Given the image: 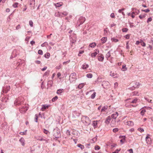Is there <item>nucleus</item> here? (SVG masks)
<instances>
[{
    "label": "nucleus",
    "instance_id": "nucleus-1",
    "mask_svg": "<svg viewBox=\"0 0 153 153\" xmlns=\"http://www.w3.org/2000/svg\"><path fill=\"white\" fill-rule=\"evenodd\" d=\"M82 121L85 125L89 124L90 123V120L89 118L86 116H83L82 118Z\"/></svg>",
    "mask_w": 153,
    "mask_h": 153
},
{
    "label": "nucleus",
    "instance_id": "nucleus-2",
    "mask_svg": "<svg viewBox=\"0 0 153 153\" xmlns=\"http://www.w3.org/2000/svg\"><path fill=\"white\" fill-rule=\"evenodd\" d=\"M76 79V74L75 73H72L70 76L69 79L72 82L75 81Z\"/></svg>",
    "mask_w": 153,
    "mask_h": 153
},
{
    "label": "nucleus",
    "instance_id": "nucleus-3",
    "mask_svg": "<svg viewBox=\"0 0 153 153\" xmlns=\"http://www.w3.org/2000/svg\"><path fill=\"white\" fill-rule=\"evenodd\" d=\"M124 123L128 126H132L134 125V122L131 121H124Z\"/></svg>",
    "mask_w": 153,
    "mask_h": 153
},
{
    "label": "nucleus",
    "instance_id": "nucleus-4",
    "mask_svg": "<svg viewBox=\"0 0 153 153\" xmlns=\"http://www.w3.org/2000/svg\"><path fill=\"white\" fill-rule=\"evenodd\" d=\"M28 108L26 105H25L20 109V111L21 113H25L28 110Z\"/></svg>",
    "mask_w": 153,
    "mask_h": 153
},
{
    "label": "nucleus",
    "instance_id": "nucleus-5",
    "mask_svg": "<svg viewBox=\"0 0 153 153\" xmlns=\"http://www.w3.org/2000/svg\"><path fill=\"white\" fill-rule=\"evenodd\" d=\"M118 115V113L117 112H116L111 115V118L114 119V122H115V119L117 117Z\"/></svg>",
    "mask_w": 153,
    "mask_h": 153
},
{
    "label": "nucleus",
    "instance_id": "nucleus-6",
    "mask_svg": "<svg viewBox=\"0 0 153 153\" xmlns=\"http://www.w3.org/2000/svg\"><path fill=\"white\" fill-rule=\"evenodd\" d=\"M126 101H128L130 103H136L137 101V99L136 98H135L133 100H131V99H129L126 100Z\"/></svg>",
    "mask_w": 153,
    "mask_h": 153
},
{
    "label": "nucleus",
    "instance_id": "nucleus-7",
    "mask_svg": "<svg viewBox=\"0 0 153 153\" xmlns=\"http://www.w3.org/2000/svg\"><path fill=\"white\" fill-rule=\"evenodd\" d=\"M146 143L147 144L149 145L151 143V138L149 136H147L146 138Z\"/></svg>",
    "mask_w": 153,
    "mask_h": 153
},
{
    "label": "nucleus",
    "instance_id": "nucleus-8",
    "mask_svg": "<svg viewBox=\"0 0 153 153\" xmlns=\"http://www.w3.org/2000/svg\"><path fill=\"white\" fill-rule=\"evenodd\" d=\"M20 100V99L19 98L16 99L15 102H14V104L15 105H17L18 104H21V102H19V101H22L23 100Z\"/></svg>",
    "mask_w": 153,
    "mask_h": 153
},
{
    "label": "nucleus",
    "instance_id": "nucleus-9",
    "mask_svg": "<svg viewBox=\"0 0 153 153\" xmlns=\"http://www.w3.org/2000/svg\"><path fill=\"white\" fill-rule=\"evenodd\" d=\"M111 118L110 116H108L106 119L105 123L106 124H108L110 123Z\"/></svg>",
    "mask_w": 153,
    "mask_h": 153
},
{
    "label": "nucleus",
    "instance_id": "nucleus-10",
    "mask_svg": "<svg viewBox=\"0 0 153 153\" xmlns=\"http://www.w3.org/2000/svg\"><path fill=\"white\" fill-rule=\"evenodd\" d=\"M68 13L66 12H64L63 13L60 12V17H63L67 15Z\"/></svg>",
    "mask_w": 153,
    "mask_h": 153
},
{
    "label": "nucleus",
    "instance_id": "nucleus-11",
    "mask_svg": "<svg viewBox=\"0 0 153 153\" xmlns=\"http://www.w3.org/2000/svg\"><path fill=\"white\" fill-rule=\"evenodd\" d=\"M19 141L21 142L22 145L24 146L25 145V140L24 139L22 138H21L19 140Z\"/></svg>",
    "mask_w": 153,
    "mask_h": 153
},
{
    "label": "nucleus",
    "instance_id": "nucleus-12",
    "mask_svg": "<svg viewBox=\"0 0 153 153\" xmlns=\"http://www.w3.org/2000/svg\"><path fill=\"white\" fill-rule=\"evenodd\" d=\"M107 40V38L106 37H102L101 39V42L102 44L105 43Z\"/></svg>",
    "mask_w": 153,
    "mask_h": 153
},
{
    "label": "nucleus",
    "instance_id": "nucleus-13",
    "mask_svg": "<svg viewBox=\"0 0 153 153\" xmlns=\"http://www.w3.org/2000/svg\"><path fill=\"white\" fill-rule=\"evenodd\" d=\"M63 4L62 2H59L56 4H54L56 7H59L62 5Z\"/></svg>",
    "mask_w": 153,
    "mask_h": 153
},
{
    "label": "nucleus",
    "instance_id": "nucleus-14",
    "mask_svg": "<svg viewBox=\"0 0 153 153\" xmlns=\"http://www.w3.org/2000/svg\"><path fill=\"white\" fill-rule=\"evenodd\" d=\"M49 107V105H43L41 108V110L42 111H44L45 109L48 108Z\"/></svg>",
    "mask_w": 153,
    "mask_h": 153
},
{
    "label": "nucleus",
    "instance_id": "nucleus-15",
    "mask_svg": "<svg viewBox=\"0 0 153 153\" xmlns=\"http://www.w3.org/2000/svg\"><path fill=\"white\" fill-rule=\"evenodd\" d=\"M97 121H94L93 122V126L94 128L97 127Z\"/></svg>",
    "mask_w": 153,
    "mask_h": 153
},
{
    "label": "nucleus",
    "instance_id": "nucleus-16",
    "mask_svg": "<svg viewBox=\"0 0 153 153\" xmlns=\"http://www.w3.org/2000/svg\"><path fill=\"white\" fill-rule=\"evenodd\" d=\"M98 59L99 61H102L104 59V57L102 55H101L98 57Z\"/></svg>",
    "mask_w": 153,
    "mask_h": 153
},
{
    "label": "nucleus",
    "instance_id": "nucleus-17",
    "mask_svg": "<svg viewBox=\"0 0 153 153\" xmlns=\"http://www.w3.org/2000/svg\"><path fill=\"white\" fill-rule=\"evenodd\" d=\"M89 67V66L88 65L86 64V63H84L82 66V68L83 69H85L86 68H88Z\"/></svg>",
    "mask_w": 153,
    "mask_h": 153
},
{
    "label": "nucleus",
    "instance_id": "nucleus-18",
    "mask_svg": "<svg viewBox=\"0 0 153 153\" xmlns=\"http://www.w3.org/2000/svg\"><path fill=\"white\" fill-rule=\"evenodd\" d=\"M110 75L113 77L114 78L117 77L118 76L117 74L114 73H112V72L110 73Z\"/></svg>",
    "mask_w": 153,
    "mask_h": 153
},
{
    "label": "nucleus",
    "instance_id": "nucleus-19",
    "mask_svg": "<svg viewBox=\"0 0 153 153\" xmlns=\"http://www.w3.org/2000/svg\"><path fill=\"white\" fill-rule=\"evenodd\" d=\"M109 84V82L107 81H105L103 82V83L102 84V86L104 88H105V85H108Z\"/></svg>",
    "mask_w": 153,
    "mask_h": 153
},
{
    "label": "nucleus",
    "instance_id": "nucleus-20",
    "mask_svg": "<svg viewBox=\"0 0 153 153\" xmlns=\"http://www.w3.org/2000/svg\"><path fill=\"white\" fill-rule=\"evenodd\" d=\"M63 91V89H58L56 92V93L59 94L61 95V94Z\"/></svg>",
    "mask_w": 153,
    "mask_h": 153
},
{
    "label": "nucleus",
    "instance_id": "nucleus-21",
    "mask_svg": "<svg viewBox=\"0 0 153 153\" xmlns=\"http://www.w3.org/2000/svg\"><path fill=\"white\" fill-rule=\"evenodd\" d=\"M121 137H123V139L121 140H120V142H121V143L122 144H123L124 143V142L125 140V136H120L119 137L120 138H121Z\"/></svg>",
    "mask_w": 153,
    "mask_h": 153
},
{
    "label": "nucleus",
    "instance_id": "nucleus-22",
    "mask_svg": "<svg viewBox=\"0 0 153 153\" xmlns=\"http://www.w3.org/2000/svg\"><path fill=\"white\" fill-rule=\"evenodd\" d=\"M96 44L95 43L93 42L90 44L89 45V47L91 48H94L95 46H96Z\"/></svg>",
    "mask_w": 153,
    "mask_h": 153
},
{
    "label": "nucleus",
    "instance_id": "nucleus-23",
    "mask_svg": "<svg viewBox=\"0 0 153 153\" xmlns=\"http://www.w3.org/2000/svg\"><path fill=\"white\" fill-rule=\"evenodd\" d=\"M108 108V106H105L103 107L101 110V112H104Z\"/></svg>",
    "mask_w": 153,
    "mask_h": 153
},
{
    "label": "nucleus",
    "instance_id": "nucleus-24",
    "mask_svg": "<svg viewBox=\"0 0 153 153\" xmlns=\"http://www.w3.org/2000/svg\"><path fill=\"white\" fill-rule=\"evenodd\" d=\"M98 53L97 52H94L93 53H92L91 54V56L92 57H95L98 54Z\"/></svg>",
    "mask_w": 153,
    "mask_h": 153
},
{
    "label": "nucleus",
    "instance_id": "nucleus-25",
    "mask_svg": "<svg viewBox=\"0 0 153 153\" xmlns=\"http://www.w3.org/2000/svg\"><path fill=\"white\" fill-rule=\"evenodd\" d=\"M102 79H103L102 78L99 77L97 78V79L96 81V82H102Z\"/></svg>",
    "mask_w": 153,
    "mask_h": 153
},
{
    "label": "nucleus",
    "instance_id": "nucleus-26",
    "mask_svg": "<svg viewBox=\"0 0 153 153\" xmlns=\"http://www.w3.org/2000/svg\"><path fill=\"white\" fill-rule=\"evenodd\" d=\"M111 56V53L110 51H108L106 54V57L107 58V59L110 57Z\"/></svg>",
    "mask_w": 153,
    "mask_h": 153
},
{
    "label": "nucleus",
    "instance_id": "nucleus-27",
    "mask_svg": "<svg viewBox=\"0 0 153 153\" xmlns=\"http://www.w3.org/2000/svg\"><path fill=\"white\" fill-rule=\"evenodd\" d=\"M45 57L46 58H48L50 56V54L49 53H47L45 55Z\"/></svg>",
    "mask_w": 153,
    "mask_h": 153
},
{
    "label": "nucleus",
    "instance_id": "nucleus-28",
    "mask_svg": "<svg viewBox=\"0 0 153 153\" xmlns=\"http://www.w3.org/2000/svg\"><path fill=\"white\" fill-rule=\"evenodd\" d=\"M145 14H142L140 15L139 16L140 19H142L145 17Z\"/></svg>",
    "mask_w": 153,
    "mask_h": 153
},
{
    "label": "nucleus",
    "instance_id": "nucleus-29",
    "mask_svg": "<svg viewBox=\"0 0 153 153\" xmlns=\"http://www.w3.org/2000/svg\"><path fill=\"white\" fill-rule=\"evenodd\" d=\"M77 146L78 147L81 148L82 149H83L84 148V146L80 144H78Z\"/></svg>",
    "mask_w": 153,
    "mask_h": 153
},
{
    "label": "nucleus",
    "instance_id": "nucleus-30",
    "mask_svg": "<svg viewBox=\"0 0 153 153\" xmlns=\"http://www.w3.org/2000/svg\"><path fill=\"white\" fill-rule=\"evenodd\" d=\"M86 76L88 78H91L93 76V75L91 74H87Z\"/></svg>",
    "mask_w": 153,
    "mask_h": 153
},
{
    "label": "nucleus",
    "instance_id": "nucleus-31",
    "mask_svg": "<svg viewBox=\"0 0 153 153\" xmlns=\"http://www.w3.org/2000/svg\"><path fill=\"white\" fill-rule=\"evenodd\" d=\"M96 92H94V93H93V94H92L91 95V98L92 99H94L96 96Z\"/></svg>",
    "mask_w": 153,
    "mask_h": 153
},
{
    "label": "nucleus",
    "instance_id": "nucleus-32",
    "mask_svg": "<svg viewBox=\"0 0 153 153\" xmlns=\"http://www.w3.org/2000/svg\"><path fill=\"white\" fill-rule=\"evenodd\" d=\"M146 112V111L145 110L143 109L141 111V112H140V114L141 115H143Z\"/></svg>",
    "mask_w": 153,
    "mask_h": 153
},
{
    "label": "nucleus",
    "instance_id": "nucleus-33",
    "mask_svg": "<svg viewBox=\"0 0 153 153\" xmlns=\"http://www.w3.org/2000/svg\"><path fill=\"white\" fill-rule=\"evenodd\" d=\"M80 19L82 20V21L80 22H81L80 24H83V23L85 22V19L84 17H81V19Z\"/></svg>",
    "mask_w": 153,
    "mask_h": 153
},
{
    "label": "nucleus",
    "instance_id": "nucleus-34",
    "mask_svg": "<svg viewBox=\"0 0 153 153\" xmlns=\"http://www.w3.org/2000/svg\"><path fill=\"white\" fill-rule=\"evenodd\" d=\"M111 40L112 41L115 42H117L118 41V39H115L114 38H111Z\"/></svg>",
    "mask_w": 153,
    "mask_h": 153
},
{
    "label": "nucleus",
    "instance_id": "nucleus-35",
    "mask_svg": "<svg viewBox=\"0 0 153 153\" xmlns=\"http://www.w3.org/2000/svg\"><path fill=\"white\" fill-rule=\"evenodd\" d=\"M84 85V83H82L80 84H79L78 85V87L79 88L81 89V88H82L83 87Z\"/></svg>",
    "mask_w": 153,
    "mask_h": 153
},
{
    "label": "nucleus",
    "instance_id": "nucleus-36",
    "mask_svg": "<svg viewBox=\"0 0 153 153\" xmlns=\"http://www.w3.org/2000/svg\"><path fill=\"white\" fill-rule=\"evenodd\" d=\"M122 70L123 71H126L127 70V68L126 67V65L122 66Z\"/></svg>",
    "mask_w": 153,
    "mask_h": 153
},
{
    "label": "nucleus",
    "instance_id": "nucleus-37",
    "mask_svg": "<svg viewBox=\"0 0 153 153\" xmlns=\"http://www.w3.org/2000/svg\"><path fill=\"white\" fill-rule=\"evenodd\" d=\"M140 85V83L139 82H136L135 83L134 86L136 87H138Z\"/></svg>",
    "mask_w": 153,
    "mask_h": 153
},
{
    "label": "nucleus",
    "instance_id": "nucleus-38",
    "mask_svg": "<svg viewBox=\"0 0 153 153\" xmlns=\"http://www.w3.org/2000/svg\"><path fill=\"white\" fill-rule=\"evenodd\" d=\"M27 130H26L25 132H21L19 133V134L22 135H26V134Z\"/></svg>",
    "mask_w": 153,
    "mask_h": 153
},
{
    "label": "nucleus",
    "instance_id": "nucleus-39",
    "mask_svg": "<svg viewBox=\"0 0 153 153\" xmlns=\"http://www.w3.org/2000/svg\"><path fill=\"white\" fill-rule=\"evenodd\" d=\"M58 98V97L57 96H55L52 99V100L53 102H54Z\"/></svg>",
    "mask_w": 153,
    "mask_h": 153
},
{
    "label": "nucleus",
    "instance_id": "nucleus-40",
    "mask_svg": "<svg viewBox=\"0 0 153 153\" xmlns=\"http://www.w3.org/2000/svg\"><path fill=\"white\" fill-rule=\"evenodd\" d=\"M137 130L138 131H140L141 132H143L144 131L143 129L141 128H138Z\"/></svg>",
    "mask_w": 153,
    "mask_h": 153
},
{
    "label": "nucleus",
    "instance_id": "nucleus-41",
    "mask_svg": "<svg viewBox=\"0 0 153 153\" xmlns=\"http://www.w3.org/2000/svg\"><path fill=\"white\" fill-rule=\"evenodd\" d=\"M18 3L16 2L13 4V6L14 7H18Z\"/></svg>",
    "mask_w": 153,
    "mask_h": 153
},
{
    "label": "nucleus",
    "instance_id": "nucleus-42",
    "mask_svg": "<svg viewBox=\"0 0 153 153\" xmlns=\"http://www.w3.org/2000/svg\"><path fill=\"white\" fill-rule=\"evenodd\" d=\"M142 11L146 13H148L150 11V10L149 9H147L145 10H142Z\"/></svg>",
    "mask_w": 153,
    "mask_h": 153
},
{
    "label": "nucleus",
    "instance_id": "nucleus-43",
    "mask_svg": "<svg viewBox=\"0 0 153 153\" xmlns=\"http://www.w3.org/2000/svg\"><path fill=\"white\" fill-rule=\"evenodd\" d=\"M100 149V147L99 146L97 145L95 146V150H98Z\"/></svg>",
    "mask_w": 153,
    "mask_h": 153
},
{
    "label": "nucleus",
    "instance_id": "nucleus-44",
    "mask_svg": "<svg viewBox=\"0 0 153 153\" xmlns=\"http://www.w3.org/2000/svg\"><path fill=\"white\" fill-rule=\"evenodd\" d=\"M119 129L117 128H115L113 129V131L114 132H116L118 131Z\"/></svg>",
    "mask_w": 153,
    "mask_h": 153
},
{
    "label": "nucleus",
    "instance_id": "nucleus-45",
    "mask_svg": "<svg viewBox=\"0 0 153 153\" xmlns=\"http://www.w3.org/2000/svg\"><path fill=\"white\" fill-rule=\"evenodd\" d=\"M128 29L127 28H123L122 29V31L123 32H126L128 30Z\"/></svg>",
    "mask_w": 153,
    "mask_h": 153
},
{
    "label": "nucleus",
    "instance_id": "nucleus-46",
    "mask_svg": "<svg viewBox=\"0 0 153 153\" xmlns=\"http://www.w3.org/2000/svg\"><path fill=\"white\" fill-rule=\"evenodd\" d=\"M38 53L40 55H42L43 54V52L41 50H39L38 51Z\"/></svg>",
    "mask_w": 153,
    "mask_h": 153
},
{
    "label": "nucleus",
    "instance_id": "nucleus-47",
    "mask_svg": "<svg viewBox=\"0 0 153 153\" xmlns=\"http://www.w3.org/2000/svg\"><path fill=\"white\" fill-rule=\"evenodd\" d=\"M55 16H57L58 17H60V12H58L57 13H55Z\"/></svg>",
    "mask_w": 153,
    "mask_h": 153
},
{
    "label": "nucleus",
    "instance_id": "nucleus-48",
    "mask_svg": "<svg viewBox=\"0 0 153 153\" xmlns=\"http://www.w3.org/2000/svg\"><path fill=\"white\" fill-rule=\"evenodd\" d=\"M152 20V18L151 17L149 18L148 19L147 22L148 23H149V22H151Z\"/></svg>",
    "mask_w": 153,
    "mask_h": 153
},
{
    "label": "nucleus",
    "instance_id": "nucleus-49",
    "mask_svg": "<svg viewBox=\"0 0 153 153\" xmlns=\"http://www.w3.org/2000/svg\"><path fill=\"white\" fill-rule=\"evenodd\" d=\"M29 25L31 27L33 26V22L31 20H30L29 21Z\"/></svg>",
    "mask_w": 153,
    "mask_h": 153
},
{
    "label": "nucleus",
    "instance_id": "nucleus-50",
    "mask_svg": "<svg viewBox=\"0 0 153 153\" xmlns=\"http://www.w3.org/2000/svg\"><path fill=\"white\" fill-rule=\"evenodd\" d=\"M125 37L127 39H129L130 38V35L127 34L125 36Z\"/></svg>",
    "mask_w": 153,
    "mask_h": 153
},
{
    "label": "nucleus",
    "instance_id": "nucleus-51",
    "mask_svg": "<svg viewBox=\"0 0 153 153\" xmlns=\"http://www.w3.org/2000/svg\"><path fill=\"white\" fill-rule=\"evenodd\" d=\"M135 13L134 12H133L131 13V16L132 18H134L135 17V16L134 15Z\"/></svg>",
    "mask_w": 153,
    "mask_h": 153
},
{
    "label": "nucleus",
    "instance_id": "nucleus-52",
    "mask_svg": "<svg viewBox=\"0 0 153 153\" xmlns=\"http://www.w3.org/2000/svg\"><path fill=\"white\" fill-rule=\"evenodd\" d=\"M43 132L46 134H47L48 133V131L46 130L45 129H44Z\"/></svg>",
    "mask_w": 153,
    "mask_h": 153
},
{
    "label": "nucleus",
    "instance_id": "nucleus-53",
    "mask_svg": "<svg viewBox=\"0 0 153 153\" xmlns=\"http://www.w3.org/2000/svg\"><path fill=\"white\" fill-rule=\"evenodd\" d=\"M35 117H36V120L35 121L36 122H38V115L37 114H36L35 115Z\"/></svg>",
    "mask_w": 153,
    "mask_h": 153
},
{
    "label": "nucleus",
    "instance_id": "nucleus-54",
    "mask_svg": "<svg viewBox=\"0 0 153 153\" xmlns=\"http://www.w3.org/2000/svg\"><path fill=\"white\" fill-rule=\"evenodd\" d=\"M70 62V60H69L67 61L64 62H63V64H67V63H69Z\"/></svg>",
    "mask_w": 153,
    "mask_h": 153
},
{
    "label": "nucleus",
    "instance_id": "nucleus-55",
    "mask_svg": "<svg viewBox=\"0 0 153 153\" xmlns=\"http://www.w3.org/2000/svg\"><path fill=\"white\" fill-rule=\"evenodd\" d=\"M111 17V18H115V15L114 13H112L110 15Z\"/></svg>",
    "mask_w": 153,
    "mask_h": 153
},
{
    "label": "nucleus",
    "instance_id": "nucleus-56",
    "mask_svg": "<svg viewBox=\"0 0 153 153\" xmlns=\"http://www.w3.org/2000/svg\"><path fill=\"white\" fill-rule=\"evenodd\" d=\"M141 45L143 47H145L146 45L145 43L144 42H143L141 44Z\"/></svg>",
    "mask_w": 153,
    "mask_h": 153
},
{
    "label": "nucleus",
    "instance_id": "nucleus-57",
    "mask_svg": "<svg viewBox=\"0 0 153 153\" xmlns=\"http://www.w3.org/2000/svg\"><path fill=\"white\" fill-rule=\"evenodd\" d=\"M20 27H21L20 25H18L17 26H16V28L17 30H18L19 29H20Z\"/></svg>",
    "mask_w": 153,
    "mask_h": 153
},
{
    "label": "nucleus",
    "instance_id": "nucleus-58",
    "mask_svg": "<svg viewBox=\"0 0 153 153\" xmlns=\"http://www.w3.org/2000/svg\"><path fill=\"white\" fill-rule=\"evenodd\" d=\"M134 128H131L129 130V131L131 132H134Z\"/></svg>",
    "mask_w": 153,
    "mask_h": 153
},
{
    "label": "nucleus",
    "instance_id": "nucleus-59",
    "mask_svg": "<svg viewBox=\"0 0 153 153\" xmlns=\"http://www.w3.org/2000/svg\"><path fill=\"white\" fill-rule=\"evenodd\" d=\"M49 72L47 71L44 74V75L48 76L49 74Z\"/></svg>",
    "mask_w": 153,
    "mask_h": 153
},
{
    "label": "nucleus",
    "instance_id": "nucleus-60",
    "mask_svg": "<svg viewBox=\"0 0 153 153\" xmlns=\"http://www.w3.org/2000/svg\"><path fill=\"white\" fill-rule=\"evenodd\" d=\"M52 35V34L51 33L50 35H48L47 36V38L48 39H50L51 37V36Z\"/></svg>",
    "mask_w": 153,
    "mask_h": 153
},
{
    "label": "nucleus",
    "instance_id": "nucleus-61",
    "mask_svg": "<svg viewBox=\"0 0 153 153\" xmlns=\"http://www.w3.org/2000/svg\"><path fill=\"white\" fill-rule=\"evenodd\" d=\"M61 76V74L59 72L57 74V76L58 77H59Z\"/></svg>",
    "mask_w": 153,
    "mask_h": 153
},
{
    "label": "nucleus",
    "instance_id": "nucleus-62",
    "mask_svg": "<svg viewBox=\"0 0 153 153\" xmlns=\"http://www.w3.org/2000/svg\"><path fill=\"white\" fill-rule=\"evenodd\" d=\"M128 151L130 153H133V151L132 149H129Z\"/></svg>",
    "mask_w": 153,
    "mask_h": 153
},
{
    "label": "nucleus",
    "instance_id": "nucleus-63",
    "mask_svg": "<svg viewBox=\"0 0 153 153\" xmlns=\"http://www.w3.org/2000/svg\"><path fill=\"white\" fill-rule=\"evenodd\" d=\"M35 63L37 64H40L41 63V62L37 60V61H35Z\"/></svg>",
    "mask_w": 153,
    "mask_h": 153
},
{
    "label": "nucleus",
    "instance_id": "nucleus-64",
    "mask_svg": "<svg viewBox=\"0 0 153 153\" xmlns=\"http://www.w3.org/2000/svg\"><path fill=\"white\" fill-rule=\"evenodd\" d=\"M30 44L32 45H34L35 44V42L34 41H31L30 42Z\"/></svg>",
    "mask_w": 153,
    "mask_h": 153
}]
</instances>
